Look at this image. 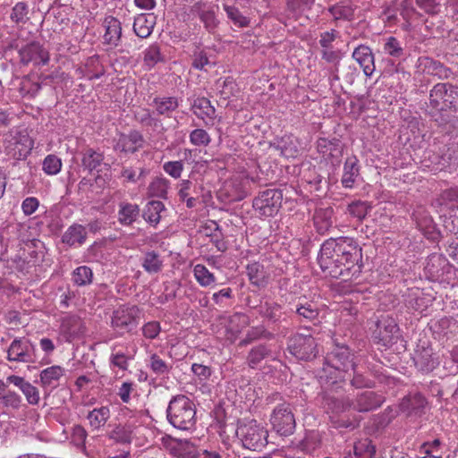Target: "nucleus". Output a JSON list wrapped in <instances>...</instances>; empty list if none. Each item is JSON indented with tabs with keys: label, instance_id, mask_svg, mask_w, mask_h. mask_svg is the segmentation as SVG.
I'll use <instances>...</instances> for the list:
<instances>
[{
	"label": "nucleus",
	"instance_id": "4be33fe9",
	"mask_svg": "<svg viewBox=\"0 0 458 458\" xmlns=\"http://www.w3.org/2000/svg\"><path fill=\"white\" fill-rule=\"evenodd\" d=\"M358 158L355 156L346 159L344 166V174L341 182L344 188H352L356 178L360 174V167L358 165Z\"/></svg>",
	"mask_w": 458,
	"mask_h": 458
},
{
	"label": "nucleus",
	"instance_id": "39448f33",
	"mask_svg": "<svg viewBox=\"0 0 458 458\" xmlns=\"http://www.w3.org/2000/svg\"><path fill=\"white\" fill-rule=\"evenodd\" d=\"M288 350L301 360H311L318 352V344L310 334L297 333L289 338Z\"/></svg>",
	"mask_w": 458,
	"mask_h": 458
},
{
	"label": "nucleus",
	"instance_id": "423d86ee",
	"mask_svg": "<svg viewBox=\"0 0 458 458\" xmlns=\"http://www.w3.org/2000/svg\"><path fill=\"white\" fill-rule=\"evenodd\" d=\"M283 191L281 189H267L259 191L252 201V207L262 216H273L278 213L283 202Z\"/></svg>",
	"mask_w": 458,
	"mask_h": 458
},
{
	"label": "nucleus",
	"instance_id": "a18cd8bd",
	"mask_svg": "<svg viewBox=\"0 0 458 458\" xmlns=\"http://www.w3.org/2000/svg\"><path fill=\"white\" fill-rule=\"evenodd\" d=\"M224 9L228 18L233 22L234 25L241 28L248 26L249 20L242 14L238 8L225 4Z\"/></svg>",
	"mask_w": 458,
	"mask_h": 458
},
{
	"label": "nucleus",
	"instance_id": "0eeeda50",
	"mask_svg": "<svg viewBox=\"0 0 458 458\" xmlns=\"http://www.w3.org/2000/svg\"><path fill=\"white\" fill-rule=\"evenodd\" d=\"M237 435L240 437L242 445L251 451H260L267 445L268 432L256 421L240 426Z\"/></svg>",
	"mask_w": 458,
	"mask_h": 458
},
{
	"label": "nucleus",
	"instance_id": "49530a36",
	"mask_svg": "<svg viewBox=\"0 0 458 458\" xmlns=\"http://www.w3.org/2000/svg\"><path fill=\"white\" fill-rule=\"evenodd\" d=\"M328 12L334 16L335 21L348 20L353 17V11L350 6L335 4L328 8Z\"/></svg>",
	"mask_w": 458,
	"mask_h": 458
},
{
	"label": "nucleus",
	"instance_id": "c9c22d12",
	"mask_svg": "<svg viewBox=\"0 0 458 458\" xmlns=\"http://www.w3.org/2000/svg\"><path fill=\"white\" fill-rule=\"evenodd\" d=\"M414 361L419 369L426 373L432 371L437 365L435 359L432 358L431 351L428 349L420 352L414 358Z\"/></svg>",
	"mask_w": 458,
	"mask_h": 458
},
{
	"label": "nucleus",
	"instance_id": "3c124183",
	"mask_svg": "<svg viewBox=\"0 0 458 458\" xmlns=\"http://www.w3.org/2000/svg\"><path fill=\"white\" fill-rule=\"evenodd\" d=\"M135 120L144 126H156L157 119L152 116L149 109L141 108L134 113Z\"/></svg>",
	"mask_w": 458,
	"mask_h": 458
},
{
	"label": "nucleus",
	"instance_id": "ddd939ff",
	"mask_svg": "<svg viewBox=\"0 0 458 458\" xmlns=\"http://www.w3.org/2000/svg\"><path fill=\"white\" fill-rule=\"evenodd\" d=\"M144 138L138 131H131L129 134H122L114 145V149L123 153H135L143 147Z\"/></svg>",
	"mask_w": 458,
	"mask_h": 458
},
{
	"label": "nucleus",
	"instance_id": "393cba45",
	"mask_svg": "<svg viewBox=\"0 0 458 458\" xmlns=\"http://www.w3.org/2000/svg\"><path fill=\"white\" fill-rule=\"evenodd\" d=\"M440 170H448L450 173L458 168V146L449 147L441 156L437 157Z\"/></svg>",
	"mask_w": 458,
	"mask_h": 458
},
{
	"label": "nucleus",
	"instance_id": "f3484780",
	"mask_svg": "<svg viewBox=\"0 0 458 458\" xmlns=\"http://www.w3.org/2000/svg\"><path fill=\"white\" fill-rule=\"evenodd\" d=\"M352 57L359 63L367 77L372 75L375 71L374 55L369 47L360 45L354 49Z\"/></svg>",
	"mask_w": 458,
	"mask_h": 458
},
{
	"label": "nucleus",
	"instance_id": "dca6fc26",
	"mask_svg": "<svg viewBox=\"0 0 458 458\" xmlns=\"http://www.w3.org/2000/svg\"><path fill=\"white\" fill-rule=\"evenodd\" d=\"M292 310L300 318L312 321L318 317L319 309L316 301L308 300L306 297H300L293 303Z\"/></svg>",
	"mask_w": 458,
	"mask_h": 458
},
{
	"label": "nucleus",
	"instance_id": "cd10ccee",
	"mask_svg": "<svg viewBox=\"0 0 458 458\" xmlns=\"http://www.w3.org/2000/svg\"><path fill=\"white\" fill-rule=\"evenodd\" d=\"M87 237V232L81 225L74 224L71 225L62 236V242L69 246L75 243H84Z\"/></svg>",
	"mask_w": 458,
	"mask_h": 458
},
{
	"label": "nucleus",
	"instance_id": "09e8293b",
	"mask_svg": "<svg viewBox=\"0 0 458 458\" xmlns=\"http://www.w3.org/2000/svg\"><path fill=\"white\" fill-rule=\"evenodd\" d=\"M370 208L371 207L367 202L360 200L353 201L348 206L349 213L359 220L365 218Z\"/></svg>",
	"mask_w": 458,
	"mask_h": 458
},
{
	"label": "nucleus",
	"instance_id": "c756f323",
	"mask_svg": "<svg viewBox=\"0 0 458 458\" xmlns=\"http://www.w3.org/2000/svg\"><path fill=\"white\" fill-rule=\"evenodd\" d=\"M274 147L280 151L286 158L295 157L299 153L298 143L293 136H284L274 144Z\"/></svg>",
	"mask_w": 458,
	"mask_h": 458
},
{
	"label": "nucleus",
	"instance_id": "c03bdc74",
	"mask_svg": "<svg viewBox=\"0 0 458 458\" xmlns=\"http://www.w3.org/2000/svg\"><path fill=\"white\" fill-rule=\"evenodd\" d=\"M384 50L393 57H402L404 55V49L402 43L394 37H389L384 44Z\"/></svg>",
	"mask_w": 458,
	"mask_h": 458
},
{
	"label": "nucleus",
	"instance_id": "c85d7f7f",
	"mask_svg": "<svg viewBox=\"0 0 458 458\" xmlns=\"http://www.w3.org/2000/svg\"><path fill=\"white\" fill-rule=\"evenodd\" d=\"M81 165L84 169L89 172L98 171V167L103 164L104 155L93 148H87L82 151Z\"/></svg>",
	"mask_w": 458,
	"mask_h": 458
},
{
	"label": "nucleus",
	"instance_id": "20e7f679",
	"mask_svg": "<svg viewBox=\"0 0 458 458\" xmlns=\"http://www.w3.org/2000/svg\"><path fill=\"white\" fill-rule=\"evenodd\" d=\"M326 368H323L320 378L326 377L327 378L335 379L333 383L337 381L338 377L333 376L336 372H348L349 369L354 370L356 363L354 361V355L351 352L347 345H335L333 350L327 353L325 358Z\"/></svg>",
	"mask_w": 458,
	"mask_h": 458
},
{
	"label": "nucleus",
	"instance_id": "7ed1b4c3",
	"mask_svg": "<svg viewBox=\"0 0 458 458\" xmlns=\"http://www.w3.org/2000/svg\"><path fill=\"white\" fill-rule=\"evenodd\" d=\"M166 417L175 428L191 430L194 428L197 420L195 404L186 395H176L169 402Z\"/></svg>",
	"mask_w": 458,
	"mask_h": 458
},
{
	"label": "nucleus",
	"instance_id": "f03ea898",
	"mask_svg": "<svg viewBox=\"0 0 458 458\" xmlns=\"http://www.w3.org/2000/svg\"><path fill=\"white\" fill-rule=\"evenodd\" d=\"M428 114L437 121L441 112H458V86L452 83H437L429 91Z\"/></svg>",
	"mask_w": 458,
	"mask_h": 458
},
{
	"label": "nucleus",
	"instance_id": "473e14b6",
	"mask_svg": "<svg viewBox=\"0 0 458 458\" xmlns=\"http://www.w3.org/2000/svg\"><path fill=\"white\" fill-rule=\"evenodd\" d=\"M141 266L149 274H157L162 270L163 261L157 252L147 251L142 259Z\"/></svg>",
	"mask_w": 458,
	"mask_h": 458
},
{
	"label": "nucleus",
	"instance_id": "7c9ffc66",
	"mask_svg": "<svg viewBox=\"0 0 458 458\" xmlns=\"http://www.w3.org/2000/svg\"><path fill=\"white\" fill-rule=\"evenodd\" d=\"M318 151L323 155H328L332 157H340L343 153V145L338 139L331 140L320 138L318 140Z\"/></svg>",
	"mask_w": 458,
	"mask_h": 458
},
{
	"label": "nucleus",
	"instance_id": "4c0bfd02",
	"mask_svg": "<svg viewBox=\"0 0 458 458\" xmlns=\"http://www.w3.org/2000/svg\"><path fill=\"white\" fill-rule=\"evenodd\" d=\"M110 416V411L108 407L102 406L98 409H94L88 415L89 424L94 428L98 429L104 426Z\"/></svg>",
	"mask_w": 458,
	"mask_h": 458
},
{
	"label": "nucleus",
	"instance_id": "ea45409f",
	"mask_svg": "<svg viewBox=\"0 0 458 458\" xmlns=\"http://www.w3.org/2000/svg\"><path fill=\"white\" fill-rule=\"evenodd\" d=\"M148 366L152 372L157 376H167L172 369V365L166 363L156 353L150 355Z\"/></svg>",
	"mask_w": 458,
	"mask_h": 458
},
{
	"label": "nucleus",
	"instance_id": "338daca9",
	"mask_svg": "<svg viewBox=\"0 0 458 458\" xmlns=\"http://www.w3.org/2000/svg\"><path fill=\"white\" fill-rule=\"evenodd\" d=\"M336 38V30L326 31L320 34L319 45L323 49L332 47V43Z\"/></svg>",
	"mask_w": 458,
	"mask_h": 458
},
{
	"label": "nucleus",
	"instance_id": "603ef678",
	"mask_svg": "<svg viewBox=\"0 0 458 458\" xmlns=\"http://www.w3.org/2000/svg\"><path fill=\"white\" fill-rule=\"evenodd\" d=\"M352 386L359 388H373L375 382L369 377H365L362 373L358 372L355 369L353 370V377L351 379Z\"/></svg>",
	"mask_w": 458,
	"mask_h": 458
},
{
	"label": "nucleus",
	"instance_id": "e2e57ef3",
	"mask_svg": "<svg viewBox=\"0 0 458 458\" xmlns=\"http://www.w3.org/2000/svg\"><path fill=\"white\" fill-rule=\"evenodd\" d=\"M321 57L327 63L337 65L341 60L342 54L340 50H334L332 47L330 48L322 49Z\"/></svg>",
	"mask_w": 458,
	"mask_h": 458
},
{
	"label": "nucleus",
	"instance_id": "8fccbe9b",
	"mask_svg": "<svg viewBox=\"0 0 458 458\" xmlns=\"http://www.w3.org/2000/svg\"><path fill=\"white\" fill-rule=\"evenodd\" d=\"M61 167V159L55 155L47 156L43 161V170L47 174H56L60 172Z\"/></svg>",
	"mask_w": 458,
	"mask_h": 458
},
{
	"label": "nucleus",
	"instance_id": "1a4fd4ad",
	"mask_svg": "<svg viewBox=\"0 0 458 458\" xmlns=\"http://www.w3.org/2000/svg\"><path fill=\"white\" fill-rule=\"evenodd\" d=\"M140 310L137 306L122 307L114 311L112 326L123 332H131L139 324Z\"/></svg>",
	"mask_w": 458,
	"mask_h": 458
},
{
	"label": "nucleus",
	"instance_id": "4d7b16f0",
	"mask_svg": "<svg viewBox=\"0 0 458 458\" xmlns=\"http://www.w3.org/2000/svg\"><path fill=\"white\" fill-rule=\"evenodd\" d=\"M199 19L209 32H213L217 27L218 21L216 20V14L213 11H201L199 13Z\"/></svg>",
	"mask_w": 458,
	"mask_h": 458
},
{
	"label": "nucleus",
	"instance_id": "e433bc0d",
	"mask_svg": "<svg viewBox=\"0 0 458 458\" xmlns=\"http://www.w3.org/2000/svg\"><path fill=\"white\" fill-rule=\"evenodd\" d=\"M170 186L169 180L164 177H156L148 186V192L153 197L167 199V191Z\"/></svg>",
	"mask_w": 458,
	"mask_h": 458
},
{
	"label": "nucleus",
	"instance_id": "5fc2aeb1",
	"mask_svg": "<svg viewBox=\"0 0 458 458\" xmlns=\"http://www.w3.org/2000/svg\"><path fill=\"white\" fill-rule=\"evenodd\" d=\"M0 401L5 407L17 409L21 404V397L15 392L7 391V393H0Z\"/></svg>",
	"mask_w": 458,
	"mask_h": 458
},
{
	"label": "nucleus",
	"instance_id": "6ab92c4d",
	"mask_svg": "<svg viewBox=\"0 0 458 458\" xmlns=\"http://www.w3.org/2000/svg\"><path fill=\"white\" fill-rule=\"evenodd\" d=\"M427 405L426 398L420 393L409 394L402 400L400 404L403 411H407L409 415L420 416L424 412Z\"/></svg>",
	"mask_w": 458,
	"mask_h": 458
},
{
	"label": "nucleus",
	"instance_id": "f257e3e1",
	"mask_svg": "<svg viewBox=\"0 0 458 458\" xmlns=\"http://www.w3.org/2000/svg\"><path fill=\"white\" fill-rule=\"evenodd\" d=\"M318 262L327 276L350 281L361 272V248L352 238H330L321 245Z\"/></svg>",
	"mask_w": 458,
	"mask_h": 458
},
{
	"label": "nucleus",
	"instance_id": "6e6552de",
	"mask_svg": "<svg viewBox=\"0 0 458 458\" xmlns=\"http://www.w3.org/2000/svg\"><path fill=\"white\" fill-rule=\"evenodd\" d=\"M270 421L273 428L281 436H290L295 430V417L289 403L277 405L271 414Z\"/></svg>",
	"mask_w": 458,
	"mask_h": 458
},
{
	"label": "nucleus",
	"instance_id": "052dcab7",
	"mask_svg": "<svg viewBox=\"0 0 458 458\" xmlns=\"http://www.w3.org/2000/svg\"><path fill=\"white\" fill-rule=\"evenodd\" d=\"M330 422L332 427L336 429H354L359 425L357 420H344L336 416H330Z\"/></svg>",
	"mask_w": 458,
	"mask_h": 458
},
{
	"label": "nucleus",
	"instance_id": "864d4df0",
	"mask_svg": "<svg viewBox=\"0 0 458 458\" xmlns=\"http://www.w3.org/2000/svg\"><path fill=\"white\" fill-rule=\"evenodd\" d=\"M28 14V5L23 2L17 3L11 14L12 21L16 23H25Z\"/></svg>",
	"mask_w": 458,
	"mask_h": 458
},
{
	"label": "nucleus",
	"instance_id": "0e129e2a",
	"mask_svg": "<svg viewBox=\"0 0 458 458\" xmlns=\"http://www.w3.org/2000/svg\"><path fill=\"white\" fill-rule=\"evenodd\" d=\"M209 64L207 53L203 50L196 51L193 54L192 67L198 70H204L205 66Z\"/></svg>",
	"mask_w": 458,
	"mask_h": 458
},
{
	"label": "nucleus",
	"instance_id": "2eb2a0df",
	"mask_svg": "<svg viewBox=\"0 0 458 458\" xmlns=\"http://www.w3.org/2000/svg\"><path fill=\"white\" fill-rule=\"evenodd\" d=\"M321 398V405L327 413L340 414L352 406V401L349 398H338L328 393H323Z\"/></svg>",
	"mask_w": 458,
	"mask_h": 458
},
{
	"label": "nucleus",
	"instance_id": "72a5a7b5",
	"mask_svg": "<svg viewBox=\"0 0 458 458\" xmlns=\"http://www.w3.org/2000/svg\"><path fill=\"white\" fill-rule=\"evenodd\" d=\"M266 358H273L272 351L267 346L259 344L250 351L247 361L249 366L254 369Z\"/></svg>",
	"mask_w": 458,
	"mask_h": 458
},
{
	"label": "nucleus",
	"instance_id": "de8ad7c7",
	"mask_svg": "<svg viewBox=\"0 0 458 458\" xmlns=\"http://www.w3.org/2000/svg\"><path fill=\"white\" fill-rule=\"evenodd\" d=\"M163 61L160 48L157 45H151L144 53V63L149 68L155 66L158 62Z\"/></svg>",
	"mask_w": 458,
	"mask_h": 458
},
{
	"label": "nucleus",
	"instance_id": "2f4dec72",
	"mask_svg": "<svg viewBox=\"0 0 458 458\" xmlns=\"http://www.w3.org/2000/svg\"><path fill=\"white\" fill-rule=\"evenodd\" d=\"M165 210V205L159 200L148 202L143 210V218L152 225H157L161 219L160 213Z\"/></svg>",
	"mask_w": 458,
	"mask_h": 458
},
{
	"label": "nucleus",
	"instance_id": "bb28decb",
	"mask_svg": "<svg viewBox=\"0 0 458 458\" xmlns=\"http://www.w3.org/2000/svg\"><path fill=\"white\" fill-rule=\"evenodd\" d=\"M64 369L60 366H51L40 372V384L42 387H55L59 379L64 376Z\"/></svg>",
	"mask_w": 458,
	"mask_h": 458
},
{
	"label": "nucleus",
	"instance_id": "412c9836",
	"mask_svg": "<svg viewBox=\"0 0 458 458\" xmlns=\"http://www.w3.org/2000/svg\"><path fill=\"white\" fill-rule=\"evenodd\" d=\"M104 26L106 28L105 43L114 47L118 46L122 36L121 22L116 18L108 16L104 20Z\"/></svg>",
	"mask_w": 458,
	"mask_h": 458
},
{
	"label": "nucleus",
	"instance_id": "680f3d73",
	"mask_svg": "<svg viewBox=\"0 0 458 458\" xmlns=\"http://www.w3.org/2000/svg\"><path fill=\"white\" fill-rule=\"evenodd\" d=\"M163 169L170 176L177 179L183 170V163L182 161H168L163 165Z\"/></svg>",
	"mask_w": 458,
	"mask_h": 458
},
{
	"label": "nucleus",
	"instance_id": "a211bd4d",
	"mask_svg": "<svg viewBox=\"0 0 458 458\" xmlns=\"http://www.w3.org/2000/svg\"><path fill=\"white\" fill-rule=\"evenodd\" d=\"M151 106L155 108L153 113L157 115L171 118L173 113L178 108L179 102L175 97H156Z\"/></svg>",
	"mask_w": 458,
	"mask_h": 458
},
{
	"label": "nucleus",
	"instance_id": "5701e85b",
	"mask_svg": "<svg viewBox=\"0 0 458 458\" xmlns=\"http://www.w3.org/2000/svg\"><path fill=\"white\" fill-rule=\"evenodd\" d=\"M424 70L428 74L436 76L439 80H448L453 75V72L449 67L429 57L424 59Z\"/></svg>",
	"mask_w": 458,
	"mask_h": 458
},
{
	"label": "nucleus",
	"instance_id": "774afa93",
	"mask_svg": "<svg viewBox=\"0 0 458 458\" xmlns=\"http://www.w3.org/2000/svg\"><path fill=\"white\" fill-rule=\"evenodd\" d=\"M143 335L145 337L149 339H154L157 336L159 331H160V326L157 322H148L144 325L143 328Z\"/></svg>",
	"mask_w": 458,
	"mask_h": 458
},
{
	"label": "nucleus",
	"instance_id": "79ce46f5",
	"mask_svg": "<svg viewBox=\"0 0 458 458\" xmlns=\"http://www.w3.org/2000/svg\"><path fill=\"white\" fill-rule=\"evenodd\" d=\"M92 270L86 266L77 267L72 274V280L77 285H86L92 282Z\"/></svg>",
	"mask_w": 458,
	"mask_h": 458
},
{
	"label": "nucleus",
	"instance_id": "b1692460",
	"mask_svg": "<svg viewBox=\"0 0 458 458\" xmlns=\"http://www.w3.org/2000/svg\"><path fill=\"white\" fill-rule=\"evenodd\" d=\"M285 3L287 16L297 21L306 11L311 10L315 0H285Z\"/></svg>",
	"mask_w": 458,
	"mask_h": 458
},
{
	"label": "nucleus",
	"instance_id": "37998d69",
	"mask_svg": "<svg viewBox=\"0 0 458 458\" xmlns=\"http://www.w3.org/2000/svg\"><path fill=\"white\" fill-rule=\"evenodd\" d=\"M251 284L259 286L264 283L263 266L258 262L249 264L246 267Z\"/></svg>",
	"mask_w": 458,
	"mask_h": 458
},
{
	"label": "nucleus",
	"instance_id": "f8f14e48",
	"mask_svg": "<svg viewBox=\"0 0 458 458\" xmlns=\"http://www.w3.org/2000/svg\"><path fill=\"white\" fill-rule=\"evenodd\" d=\"M21 62L28 64L34 62L35 64L46 65L49 62V53L38 42L33 41L19 50Z\"/></svg>",
	"mask_w": 458,
	"mask_h": 458
},
{
	"label": "nucleus",
	"instance_id": "6e6d98bb",
	"mask_svg": "<svg viewBox=\"0 0 458 458\" xmlns=\"http://www.w3.org/2000/svg\"><path fill=\"white\" fill-rule=\"evenodd\" d=\"M191 142L196 146H208L210 137L203 129H195L190 134Z\"/></svg>",
	"mask_w": 458,
	"mask_h": 458
},
{
	"label": "nucleus",
	"instance_id": "58836bf2",
	"mask_svg": "<svg viewBox=\"0 0 458 458\" xmlns=\"http://www.w3.org/2000/svg\"><path fill=\"white\" fill-rule=\"evenodd\" d=\"M192 109L196 115H206L207 117H213L215 115V107L211 105L209 99L206 98H198L192 104Z\"/></svg>",
	"mask_w": 458,
	"mask_h": 458
},
{
	"label": "nucleus",
	"instance_id": "f704fd0d",
	"mask_svg": "<svg viewBox=\"0 0 458 458\" xmlns=\"http://www.w3.org/2000/svg\"><path fill=\"white\" fill-rule=\"evenodd\" d=\"M140 215L139 206L131 203H121L119 210V221L123 225H131Z\"/></svg>",
	"mask_w": 458,
	"mask_h": 458
},
{
	"label": "nucleus",
	"instance_id": "bf43d9fd",
	"mask_svg": "<svg viewBox=\"0 0 458 458\" xmlns=\"http://www.w3.org/2000/svg\"><path fill=\"white\" fill-rule=\"evenodd\" d=\"M21 392L25 395L28 403L32 405H36L39 402V392L32 386L30 382H27L24 386L21 387Z\"/></svg>",
	"mask_w": 458,
	"mask_h": 458
},
{
	"label": "nucleus",
	"instance_id": "9b49d317",
	"mask_svg": "<svg viewBox=\"0 0 458 458\" xmlns=\"http://www.w3.org/2000/svg\"><path fill=\"white\" fill-rule=\"evenodd\" d=\"M399 327L395 320L391 317H382L376 325L373 336L377 344L383 346H390L398 338Z\"/></svg>",
	"mask_w": 458,
	"mask_h": 458
},
{
	"label": "nucleus",
	"instance_id": "69168bd1",
	"mask_svg": "<svg viewBox=\"0 0 458 458\" xmlns=\"http://www.w3.org/2000/svg\"><path fill=\"white\" fill-rule=\"evenodd\" d=\"M38 205L39 202L37 198L28 197L22 201L21 208L26 216H30L37 210Z\"/></svg>",
	"mask_w": 458,
	"mask_h": 458
},
{
	"label": "nucleus",
	"instance_id": "4468645a",
	"mask_svg": "<svg viewBox=\"0 0 458 458\" xmlns=\"http://www.w3.org/2000/svg\"><path fill=\"white\" fill-rule=\"evenodd\" d=\"M383 402L382 395L372 391H365L357 395L352 405L353 409L359 412H368L380 407Z\"/></svg>",
	"mask_w": 458,
	"mask_h": 458
},
{
	"label": "nucleus",
	"instance_id": "aec40b11",
	"mask_svg": "<svg viewBox=\"0 0 458 458\" xmlns=\"http://www.w3.org/2000/svg\"><path fill=\"white\" fill-rule=\"evenodd\" d=\"M259 313L272 323L285 321L286 314L280 304L275 301H265L259 306Z\"/></svg>",
	"mask_w": 458,
	"mask_h": 458
},
{
	"label": "nucleus",
	"instance_id": "9d476101",
	"mask_svg": "<svg viewBox=\"0 0 458 458\" xmlns=\"http://www.w3.org/2000/svg\"><path fill=\"white\" fill-rule=\"evenodd\" d=\"M7 360L23 363L35 362V346L28 339L15 338L8 348Z\"/></svg>",
	"mask_w": 458,
	"mask_h": 458
},
{
	"label": "nucleus",
	"instance_id": "a878e982",
	"mask_svg": "<svg viewBox=\"0 0 458 458\" xmlns=\"http://www.w3.org/2000/svg\"><path fill=\"white\" fill-rule=\"evenodd\" d=\"M156 17L153 15L140 14L135 18L133 23V30L135 34L141 38H148L153 30Z\"/></svg>",
	"mask_w": 458,
	"mask_h": 458
},
{
	"label": "nucleus",
	"instance_id": "13d9d810",
	"mask_svg": "<svg viewBox=\"0 0 458 458\" xmlns=\"http://www.w3.org/2000/svg\"><path fill=\"white\" fill-rule=\"evenodd\" d=\"M110 438L117 443L129 444L131 441V431L124 427L117 426L110 434Z\"/></svg>",
	"mask_w": 458,
	"mask_h": 458
},
{
	"label": "nucleus",
	"instance_id": "a19ab883",
	"mask_svg": "<svg viewBox=\"0 0 458 458\" xmlns=\"http://www.w3.org/2000/svg\"><path fill=\"white\" fill-rule=\"evenodd\" d=\"M193 272L196 280L201 286H208L216 281L215 276L204 265H196Z\"/></svg>",
	"mask_w": 458,
	"mask_h": 458
}]
</instances>
